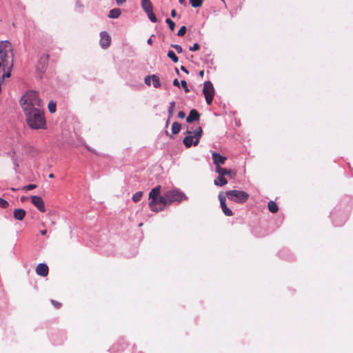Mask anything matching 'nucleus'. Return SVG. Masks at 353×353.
Wrapping results in <instances>:
<instances>
[{"label":"nucleus","mask_w":353,"mask_h":353,"mask_svg":"<svg viewBox=\"0 0 353 353\" xmlns=\"http://www.w3.org/2000/svg\"><path fill=\"white\" fill-rule=\"evenodd\" d=\"M21 105L24 113L32 112L35 109H43V103L36 91L27 92L21 99Z\"/></svg>","instance_id":"obj_1"},{"label":"nucleus","mask_w":353,"mask_h":353,"mask_svg":"<svg viewBox=\"0 0 353 353\" xmlns=\"http://www.w3.org/2000/svg\"><path fill=\"white\" fill-rule=\"evenodd\" d=\"M24 114L27 124L30 128L35 130L46 128V122L43 109H35L32 112Z\"/></svg>","instance_id":"obj_2"},{"label":"nucleus","mask_w":353,"mask_h":353,"mask_svg":"<svg viewBox=\"0 0 353 353\" xmlns=\"http://www.w3.org/2000/svg\"><path fill=\"white\" fill-rule=\"evenodd\" d=\"M185 199L186 196L183 192L177 190H171L167 191L164 193L163 196H161L159 202L169 205L174 202H181Z\"/></svg>","instance_id":"obj_3"},{"label":"nucleus","mask_w":353,"mask_h":353,"mask_svg":"<svg viewBox=\"0 0 353 353\" xmlns=\"http://www.w3.org/2000/svg\"><path fill=\"white\" fill-rule=\"evenodd\" d=\"M188 135L183 139V144L186 148H190L192 145H197L203 134V130L199 126L194 132L187 130Z\"/></svg>","instance_id":"obj_4"},{"label":"nucleus","mask_w":353,"mask_h":353,"mask_svg":"<svg viewBox=\"0 0 353 353\" xmlns=\"http://www.w3.org/2000/svg\"><path fill=\"white\" fill-rule=\"evenodd\" d=\"M228 198L238 203H243L247 201L249 194L243 190H232L226 192Z\"/></svg>","instance_id":"obj_5"},{"label":"nucleus","mask_w":353,"mask_h":353,"mask_svg":"<svg viewBox=\"0 0 353 353\" xmlns=\"http://www.w3.org/2000/svg\"><path fill=\"white\" fill-rule=\"evenodd\" d=\"M203 93L208 105H211L214 96V88L212 83L208 81L204 83Z\"/></svg>","instance_id":"obj_6"},{"label":"nucleus","mask_w":353,"mask_h":353,"mask_svg":"<svg viewBox=\"0 0 353 353\" xmlns=\"http://www.w3.org/2000/svg\"><path fill=\"white\" fill-rule=\"evenodd\" d=\"M161 187L158 185L150 191L149 194V198L151 199V201L149 203L150 210H157V208L155 207V205L157 202V199L160 197L159 195L161 193Z\"/></svg>","instance_id":"obj_7"},{"label":"nucleus","mask_w":353,"mask_h":353,"mask_svg":"<svg viewBox=\"0 0 353 353\" xmlns=\"http://www.w3.org/2000/svg\"><path fill=\"white\" fill-rule=\"evenodd\" d=\"M49 59V54H43L38 61V64L37 65V69L38 71H39L41 73H43L48 65V62Z\"/></svg>","instance_id":"obj_8"},{"label":"nucleus","mask_w":353,"mask_h":353,"mask_svg":"<svg viewBox=\"0 0 353 353\" xmlns=\"http://www.w3.org/2000/svg\"><path fill=\"white\" fill-rule=\"evenodd\" d=\"M111 43V37L106 31L100 33V46L102 48H108Z\"/></svg>","instance_id":"obj_9"},{"label":"nucleus","mask_w":353,"mask_h":353,"mask_svg":"<svg viewBox=\"0 0 353 353\" xmlns=\"http://www.w3.org/2000/svg\"><path fill=\"white\" fill-rule=\"evenodd\" d=\"M212 158L215 165V168H221V165H224L227 159L226 157L214 151L212 152Z\"/></svg>","instance_id":"obj_10"},{"label":"nucleus","mask_w":353,"mask_h":353,"mask_svg":"<svg viewBox=\"0 0 353 353\" xmlns=\"http://www.w3.org/2000/svg\"><path fill=\"white\" fill-rule=\"evenodd\" d=\"M32 203L41 212L46 211L45 204L41 197L39 196H32L30 197Z\"/></svg>","instance_id":"obj_11"},{"label":"nucleus","mask_w":353,"mask_h":353,"mask_svg":"<svg viewBox=\"0 0 353 353\" xmlns=\"http://www.w3.org/2000/svg\"><path fill=\"white\" fill-rule=\"evenodd\" d=\"M219 199L220 200L221 207V209H222L223 213L228 216H232V214H233L232 211L230 208H228L225 204V196L220 194L219 195Z\"/></svg>","instance_id":"obj_12"},{"label":"nucleus","mask_w":353,"mask_h":353,"mask_svg":"<svg viewBox=\"0 0 353 353\" xmlns=\"http://www.w3.org/2000/svg\"><path fill=\"white\" fill-rule=\"evenodd\" d=\"M216 172L219 174L225 177L228 175L230 179H234L236 176L235 172L232 170L223 168H216Z\"/></svg>","instance_id":"obj_13"},{"label":"nucleus","mask_w":353,"mask_h":353,"mask_svg":"<svg viewBox=\"0 0 353 353\" xmlns=\"http://www.w3.org/2000/svg\"><path fill=\"white\" fill-rule=\"evenodd\" d=\"M36 272L41 276H46L48 274V267L45 263H39L36 267Z\"/></svg>","instance_id":"obj_14"},{"label":"nucleus","mask_w":353,"mask_h":353,"mask_svg":"<svg viewBox=\"0 0 353 353\" xmlns=\"http://www.w3.org/2000/svg\"><path fill=\"white\" fill-rule=\"evenodd\" d=\"M199 119L200 114L199 113V112L195 109H192L190 110L189 115L186 118V121L188 123H192L194 121H199Z\"/></svg>","instance_id":"obj_15"},{"label":"nucleus","mask_w":353,"mask_h":353,"mask_svg":"<svg viewBox=\"0 0 353 353\" xmlns=\"http://www.w3.org/2000/svg\"><path fill=\"white\" fill-rule=\"evenodd\" d=\"M26 211L23 209H15L13 212L14 218L18 221H22L26 216Z\"/></svg>","instance_id":"obj_16"},{"label":"nucleus","mask_w":353,"mask_h":353,"mask_svg":"<svg viewBox=\"0 0 353 353\" xmlns=\"http://www.w3.org/2000/svg\"><path fill=\"white\" fill-rule=\"evenodd\" d=\"M141 7L145 12L153 10V7L150 0H141Z\"/></svg>","instance_id":"obj_17"},{"label":"nucleus","mask_w":353,"mask_h":353,"mask_svg":"<svg viewBox=\"0 0 353 353\" xmlns=\"http://www.w3.org/2000/svg\"><path fill=\"white\" fill-rule=\"evenodd\" d=\"M214 183L216 185L223 186L228 183V180L222 175L219 174V176L214 180Z\"/></svg>","instance_id":"obj_18"},{"label":"nucleus","mask_w":353,"mask_h":353,"mask_svg":"<svg viewBox=\"0 0 353 353\" xmlns=\"http://www.w3.org/2000/svg\"><path fill=\"white\" fill-rule=\"evenodd\" d=\"M268 208L269 211L271 212L272 213H276L279 210L277 204L273 201H270L268 202Z\"/></svg>","instance_id":"obj_19"},{"label":"nucleus","mask_w":353,"mask_h":353,"mask_svg":"<svg viewBox=\"0 0 353 353\" xmlns=\"http://www.w3.org/2000/svg\"><path fill=\"white\" fill-rule=\"evenodd\" d=\"M121 12L119 8H114L110 11L108 17L112 19H117L121 15Z\"/></svg>","instance_id":"obj_20"},{"label":"nucleus","mask_w":353,"mask_h":353,"mask_svg":"<svg viewBox=\"0 0 353 353\" xmlns=\"http://www.w3.org/2000/svg\"><path fill=\"white\" fill-rule=\"evenodd\" d=\"M160 200H161V196L159 199H157V202L155 205V207H156V208H157V210H151L152 211L157 212L163 210L165 208V207L167 206L166 203H160L159 202Z\"/></svg>","instance_id":"obj_21"},{"label":"nucleus","mask_w":353,"mask_h":353,"mask_svg":"<svg viewBox=\"0 0 353 353\" xmlns=\"http://www.w3.org/2000/svg\"><path fill=\"white\" fill-rule=\"evenodd\" d=\"M181 128V125L178 122H174L172 126V132L174 134H178Z\"/></svg>","instance_id":"obj_22"},{"label":"nucleus","mask_w":353,"mask_h":353,"mask_svg":"<svg viewBox=\"0 0 353 353\" xmlns=\"http://www.w3.org/2000/svg\"><path fill=\"white\" fill-rule=\"evenodd\" d=\"M152 81L153 86L154 88H158L161 87V82H160V79H159V77H157L155 74H152Z\"/></svg>","instance_id":"obj_23"},{"label":"nucleus","mask_w":353,"mask_h":353,"mask_svg":"<svg viewBox=\"0 0 353 353\" xmlns=\"http://www.w3.org/2000/svg\"><path fill=\"white\" fill-rule=\"evenodd\" d=\"M175 104H176L175 101H171L170 103V106H169V108H168L169 119H170L172 117L173 114H174Z\"/></svg>","instance_id":"obj_24"},{"label":"nucleus","mask_w":353,"mask_h":353,"mask_svg":"<svg viewBox=\"0 0 353 353\" xmlns=\"http://www.w3.org/2000/svg\"><path fill=\"white\" fill-rule=\"evenodd\" d=\"M168 57L172 59V61L174 63H177L179 61V59L174 51L169 50L168 52Z\"/></svg>","instance_id":"obj_25"},{"label":"nucleus","mask_w":353,"mask_h":353,"mask_svg":"<svg viewBox=\"0 0 353 353\" xmlns=\"http://www.w3.org/2000/svg\"><path fill=\"white\" fill-rule=\"evenodd\" d=\"M190 2L193 8H199L203 4V0H190Z\"/></svg>","instance_id":"obj_26"},{"label":"nucleus","mask_w":353,"mask_h":353,"mask_svg":"<svg viewBox=\"0 0 353 353\" xmlns=\"http://www.w3.org/2000/svg\"><path fill=\"white\" fill-rule=\"evenodd\" d=\"M142 196H143L142 192H137L132 196L133 201L135 203L139 202L141 199Z\"/></svg>","instance_id":"obj_27"},{"label":"nucleus","mask_w":353,"mask_h":353,"mask_svg":"<svg viewBox=\"0 0 353 353\" xmlns=\"http://www.w3.org/2000/svg\"><path fill=\"white\" fill-rule=\"evenodd\" d=\"M146 14H147V15H148V17L149 19H150L152 22H153V23H156V22L157 21V17H156L155 14H154L153 10H151V11H150V12H146Z\"/></svg>","instance_id":"obj_28"},{"label":"nucleus","mask_w":353,"mask_h":353,"mask_svg":"<svg viewBox=\"0 0 353 353\" xmlns=\"http://www.w3.org/2000/svg\"><path fill=\"white\" fill-rule=\"evenodd\" d=\"M56 107H57L56 103H54L53 101H50V103H48V110L51 113H54L56 112Z\"/></svg>","instance_id":"obj_29"},{"label":"nucleus","mask_w":353,"mask_h":353,"mask_svg":"<svg viewBox=\"0 0 353 353\" xmlns=\"http://www.w3.org/2000/svg\"><path fill=\"white\" fill-rule=\"evenodd\" d=\"M165 22L169 26L170 29L172 31H174L175 28V23L170 18L166 19Z\"/></svg>","instance_id":"obj_30"},{"label":"nucleus","mask_w":353,"mask_h":353,"mask_svg":"<svg viewBox=\"0 0 353 353\" xmlns=\"http://www.w3.org/2000/svg\"><path fill=\"white\" fill-rule=\"evenodd\" d=\"M186 27L185 26H183L181 27V28L179 30L177 35L179 37H183L186 33Z\"/></svg>","instance_id":"obj_31"},{"label":"nucleus","mask_w":353,"mask_h":353,"mask_svg":"<svg viewBox=\"0 0 353 353\" xmlns=\"http://www.w3.org/2000/svg\"><path fill=\"white\" fill-rule=\"evenodd\" d=\"M8 205L9 203L6 200L0 198V207H1L2 208H7Z\"/></svg>","instance_id":"obj_32"},{"label":"nucleus","mask_w":353,"mask_h":353,"mask_svg":"<svg viewBox=\"0 0 353 353\" xmlns=\"http://www.w3.org/2000/svg\"><path fill=\"white\" fill-rule=\"evenodd\" d=\"M181 86L184 89V91L186 93L190 92V90H189L188 86V83H187V82L185 80H181Z\"/></svg>","instance_id":"obj_33"},{"label":"nucleus","mask_w":353,"mask_h":353,"mask_svg":"<svg viewBox=\"0 0 353 353\" xmlns=\"http://www.w3.org/2000/svg\"><path fill=\"white\" fill-rule=\"evenodd\" d=\"M36 188H37L36 184H29L28 185L23 187L22 190L28 191V190H32L33 189H35Z\"/></svg>","instance_id":"obj_34"},{"label":"nucleus","mask_w":353,"mask_h":353,"mask_svg":"<svg viewBox=\"0 0 353 353\" xmlns=\"http://www.w3.org/2000/svg\"><path fill=\"white\" fill-rule=\"evenodd\" d=\"M200 48V46L199 43H195L192 47L190 48V51H196L199 50Z\"/></svg>","instance_id":"obj_35"},{"label":"nucleus","mask_w":353,"mask_h":353,"mask_svg":"<svg viewBox=\"0 0 353 353\" xmlns=\"http://www.w3.org/2000/svg\"><path fill=\"white\" fill-rule=\"evenodd\" d=\"M176 50L178 53H181L183 52V48L181 46L179 45H172V46Z\"/></svg>","instance_id":"obj_36"},{"label":"nucleus","mask_w":353,"mask_h":353,"mask_svg":"<svg viewBox=\"0 0 353 353\" xmlns=\"http://www.w3.org/2000/svg\"><path fill=\"white\" fill-rule=\"evenodd\" d=\"M52 304L57 308L59 309L61 307V303L54 300L51 301Z\"/></svg>","instance_id":"obj_37"},{"label":"nucleus","mask_w":353,"mask_h":353,"mask_svg":"<svg viewBox=\"0 0 353 353\" xmlns=\"http://www.w3.org/2000/svg\"><path fill=\"white\" fill-rule=\"evenodd\" d=\"M151 80H152V75L146 76L145 77V84H147L148 85H151Z\"/></svg>","instance_id":"obj_38"},{"label":"nucleus","mask_w":353,"mask_h":353,"mask_svg":"<svg viewBox=\"0 0 353 353\" xmlns=\"http://www.w3.org/2000/svg\"><path fill=\"white\" fill-rule=\"evenodd\" d=\"M178 117L180 119H183L185 117V113L183 111H179L178 112Z\"/></svg>","instance_id":"obj_39"},{"label":"nucleus","mask_w":353,"mask_h":353,"mask_svg":"<svg viewBox=\"0 0 353 353\" xmlns=\"http://www.w3.org/2000/svg\"><path fill=\"white\" fill-rule=\"evenodd\" d=\"M173 85L174 86H176V87H179V82L178 81L177 79H175L174 81H173Z\"/></svg>","instance_id":"obj_40"},{"label":"nucleus","mask_w":353,"mask_h":353,"mask_svg":"<svg viewBox=\"0 0 353 353\" xmlns=\"http://www.w3.org/2000/svg\"><path fill=\"white\" fill-rule=\"evenodd\" d=\"M176 11L174 9H173L171 11V17L174 18V17H176Z\"/></svg>","instance_id":"obj_41"},{"label":"nucleus","mask_w":353,"mask_h":353,"mask_svg":"<svg viewBox=\"0 0 353 353\" xmlns=\"http://www.w3.org/2000/svg\"><path fill=\"white\" fill-rule=\"evenodd\" d=\"M181 70L182 71H183L184 72H185L186 74H188V73H189L188 70L185 68V66H183V65H181Z\"/></svg>","instance_id":"obj_42"},{"label":"nucleus","mask_w":353,"mask_h":353,"mask_svg":"<svg viewBox=\"0 0 353 353\" xmlns=\"http://www.w3.org/2000/svg\"><path fill=\"white\" fill-rule=\"evenodd\" d=\"M126 0H116V2L117 4H122L123 3L125 2Z\"/></svg>","instance_id":"obj_43"},{"label":"nucleus","mask_w":353,"mask_h":353,"mask_svg":"<svg viewBox=\"0 0 353 353\" xmlns=\"http://www.w3.org/2000/svg\"><path fill=\"white\" fill-rule=\"evenodd\" d=\"M179 3L182 5H186V1L185 0H179Z\"/></svg>","instance_id":"obj_44"},{"label":"nucleus","mask_w":353,"mask_h":353,"mask_svg":"<svg viewBox=\"0 0 353 353\" xmlns=\"http://www.w3.org/2000/svg\"><path fill=\"white\" fill-rule=\"evenodd\" d=\"M46 233H47V230H41V234L42 235H46Z\"/></svg>","instance_id":"obj_45"},{"label":"nucleus","mask_w":353,"mask_h":353,"mask_svg":"<svg viewBox=\"0 0 353 353\" xmlns=\"http://www.w3.org/2000/svg\"><path fill=\"white\" fill-rule=\"evenodd\" d=\"M147 42H148V43L149 45H152V39H151V38H150V39L148 40V41H147Z\"/></svg>","instance_id":"obj_46"},{"label":"nucleus","mask_w":353,"mask_h":353,"mask_svg":"<svg viewBox=\"0 0 353 353\" xmlns=\"http://www.w3.org/2000/svg\"><path fill=\"white\" fill-rule=\"evenodd\" d=\"M203 74H204V71H203V70L200 71V72H199V75H200V76H201V77H203Z\"/></svg>","instance_id":"obj_47"},{"label":"nucleus","mask_w":353,"mask_h":353,"mask_svg":"<svg viewBox=\"0 0 353 353\" xmlns=\"http://www.w3.org/2000/svg\"><path fill=\"white\" fill-rule=\"evenodd\" d=\"M26 200V197H25V196H22V197L21 198V201H25Z\"/></svg>","instance_id":"obj_48"},{"label":"nucleus","mask_w":353,"mask_h":353,"mask_svg":"<svg viewBox=\"0 0 353 353\" xmlns=\"http://www.w3.org/2000/svg\"><path fill=\"white\" fill-rule=\"evenodd\" d=\"M170 119H169V117H168V120H167V121H166V126H168V125L169 122H170Z\"/></svg>","instance_id":"obj_49"},{"label":"nucleus","mask_w":353,"mask_h":353,"mask_svg":"<svg viewBox=\"0 0 353 353\" xmlns=\"http://www.w3.org/2000/svg\"><path fill=\"white\" fill-rule=\"evenodd\" d=\"M49 177H50V178H51V179H52V178H54V174H52V173H51V174H49Z\"/></svg>","instance_id":"obj_50"},{"label":"nucleus","mask_w":353,"mask_h":353,"mask_svg":"<svg viewBox=\"0 0 353 353\" xmlns=\"http://www.w3.org/2000/svg\"><path fill=\"white\" fill-rule=\"evenodd\" d=\"M176 72L179 74V70L177 68H176Z\"/></svg>","instance_id":"obj_51"}]
</instances>
